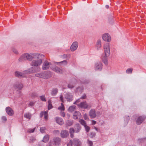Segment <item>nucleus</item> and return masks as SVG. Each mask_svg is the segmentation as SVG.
<instances>
[{
  "label": "nucleus",
  "mask_w": 146,
  "mask_h": 146,
  "mask_svg": "<svg viewBox=\"0 0 146 146\" xmlns=\"http://www.w3.org/2000/svg\"><path fill=\"white\" fill-rule=\"evenodd\" d=\"M40 68L39 67L36 68L31 67L28 70L23 71L22 72L19 71H16L15 72V76L19 78L26 77V74L28 73H32L37 72L40 70Z\"/></svg>",
  "instance_id": "f257e3e1"
},
{
  "label": "nucleus",
  "mask_w": 146,
  "mask_h": 146,
  "mask_svg": "<svg viewBox=\"0 0 146 146\" xmlns=\"http://www.w3.org/2000/svg\"><path fill=\"white\" fill-rule=\"evenodd\" d=\"M51 65L52 64L50 62L46 60L44 62L43 64L42 69L43 70H46L48 69L50 67L52 69L57 73L60 74L63 73V71L62 69L57 67L53 68L51 66Z\"/></svg>",
  "instance_id": "f03ea898"
},
{
  "label": "nucleus",
  "mask_w": 146,
  "mask_h": 146,
  "mask_svg": "<svg viewBox=\"0 0 146 146\" xmlns=\"http://www.w3.org/2000/svg\"><path fill=\"white\" fill-rule=\"evenodd\" d=\"M104 50L105 56H102L101 59L104 63L106 65H107L108 64L107 57L110 54V48L109 43L105 44L104 46Z\"/></svg>",
  "instance_id": "7ed1b4c3"
},
{
  "label": "nucleus",
  "mask_w": 146,
  "mask_h": 146,
  "mask_svg": "<svg viewBox=\"0 0 146 146\" xmlns=\"http://www.w3.org/2000/svg\"><path fill=\"white\" fill-rule=\"evenodd\" d=\"M40 55L38 57L35 56L34 58L35 59L33 60L31 63L32 66L38 67L40 65L42 62V59L44 57V55L41 54H39Z\"/></svg>",
  "instance_id": "20e7f679"
},
{
  "label": "nucleus",
  "mask_w": 146,
  "mask_h": 146,
  "mask_svg": "<svg viewBox=\"0 0 146 146\" xmlns=\"http://www.w3.org/2000/svg\"><path fill=\"white\" fill-rule=\"evenodd\" d=\"M35 76L37 77L47 79L51 76V74L50 72L47 71L41 73L36 74H35Z\"/></svg>",
  "instance_id": "39448f33"
},
{
  "label": "nucleus",
  "mask_w": 146,
  "mask_h": 146,
  "mask_svg": "<svg viewBox=\"0 0 146 146\" xmlns=\"http://www.w3.org/2000/svg\"><path fill=\"white\" fill-rule=\"evenodd\" d=\"M80 99H79L76 100L74 103L73 104H77L79 107L84 109L90 108L91 107V106L88 105L86 102H82L80 104H77L78 103L80 102Z\"/></svg>",
  "instance_id": "423d86ee"
},
{
  "label": "nucleus",
  "mask_w": 146,
  "mask_h": 146,
  "mask_svg": "<svg viewBox=\"0 0 146 146\" xmlns=\"http://www.w3.org/2000/svg\"><path fill=\"white\" fill-rule=\"evenodd\" d=\"M81 129V127L80 125L78 124H76V125L75 127V130H74L73 128H70V137L72 138L74 137V133L75 132L78 133Z\"/></svg>",
  "instance_id": "0eeeda50"
},
{
  "label": "nucleus",
  "mask_w": 146,
  "mask_h": 146,
  "mask_svg": "<svg viewBox=\"0 0 146 146\" xmlns=\"http://www.w3.org/2000/svg\"><path fill=\"white\" fill-rule=\"evenodd\" d=\"M74 145V146H81V143L78 139H74L73 141L70 140L67 144V146H72Z\"/></svg>",
  "instance_id": "6e6552de"
},
{
  "label": "nucleus",
  "mask_w": 146,
  "mask_h": 146,
  "mask_svg": "<svg viewBox=\"0 0 146 146\" xmlns=\"http://www.w3.org/2000/svg\"><path fill=\"white\" fill-rule=\"evenodd\" d=\"M27 60L31 61L35 56H38L39 54L36 53H32L30 54L26 53Z\"/></svg>",
  "instance_id": "1a4fd4ad"
},
{
  "label": "nucleus",
  "mask_w": 146,
  "mask_h": 146,
  "mask_svg": "<svg viewBox=\"0 0 146 146\" xmlns=\"http://www.w3.org/2000/svg\"><path fill=\"white\" fill-rule=\"evenodd\" d=\"M60 99L61 102H62V103H61V105L58 108V109L60 110L61 111H64L65 110L64 106L63 104L62 103L64 102V98L62 95H60Z\"/></svg>",
  "instance_id": "9d476101"
},
{
  "label": "nucleus",
  "mask_w": 146,
  "mask_h": 146,
  "mask_svg": "<svg viewBox=\"0 0 146 146\" xmlns=\"http://www.w3.org/2000/svg\"><path fill=\"white\" fill-rule=\"evenodd\" d=\"M95 69L96 70L100 71L102 69V64L100 62H96L94 66Z\"/></svg>",
  "instance_id": "9b49d317"
},
{
  "label": "nucleus",
  "mask_w": 146,
  "mask_h": 146,
  "mask_svg": "<svg viewBox=\"0 0 146 146\" xmlns=\"http://www.w3.org/2000/svg\"><path fill=\"white\" fill-rule=\"evenodd\" d=\"M65 98L67 100L68 102H70L73 100V96L72 94L68 92L65 95Z\"/></svg>",
  "instance_id": "f8f14e48"
},
{
  "label": "nucleus",
  "mask_w": 146,
  "mask_h": 146,
  "mask_svg": "<svg viewBox=\"0 0 146 146\" xmlns=\"http://www.w3.org/2000/svg\"><path fill=\"white\" fill-rule=\"evenodd\" d=\"M103 39L105 41L110 42L111 40V38L110 35L108 33H105L102 36Z\"/></svg>",
  "instance_id": "ddd939ff"
},
{
  "label": "nucleus",
  "mask_w": 146,
  "mask_h": 146,
  "mask_svg": "<svg viewBox=\"0 0 146 146\" xmlns=\"http://www.w3.org/2000/svg\"><path fill=\"white\" fill-rule=\"evenodd\" d=\"M23 86L22 84L19 82H16L13 84V87L15 89L21 90L23 88Z\"/></svg>",
  "instance_id": "4468645a"
},
{
  "label": "nucleus",
  "mask_w": 146,
  "mask_h": 146,
  "mask_svg": "<svg viewBox=\"0 0 146 146\" xmlns=\"http://www.w3.org/2000/svg\"><path fill=\"white\" fill-rule=\"evenodd\" d=\"M78 46V43L77 42H73L70 46V50L72 51H74L77 49Z\"/></svg>",
  "instance_id": "2eb2a0df"
},
{
  "label": "nucleus",
  "mask_w": 146,
  "mask_h": 146,
  "mask_svg": "<svg viewBox=\"0 0 146 146\" xmlns=\"http://www.w3.org/2000/svg\"><path fill=\"white\" fill-rule=\"evenodd\" d=\"M89 115L91 118H94L96 117V111L94 109H91L90 110Z\"/></svg>",
  "instance_id": "dca6fc26"
},
{
  "label": "nucleus",
  "mask_w": 146,
  "mask_h": 146,
  "mask_svg": "<svg viewBox=\"0 0 146 146\" xmlns=\"http://www.w3.org/2000/svg\"><path fill=\"white\" fill-rule=\"evenodd\" d=\"M145 117L144 116L139 117L136 120L137 123L138 125L140 124L145 119Z\"/></svg>",
  "instance_id": "f3484780"
},
{
  "label": "nucleus",
  "mask_w": 146,
  "mask_h": 146,
  "mask_svg": "<svg viewBox=\"0 0 146 146\" xmlns=\"http://www.w3.org/2000/svg\"><path fill=\"white\" fill-rule=\"evenodd\" d=\"M69 134L67 130H62L61 131L60 135L61 137L65 138L67 137Z\"/></svg>",
  "instance_id": "a211bd4d"
},
{
  "label": "nucleus",
  "mask_w": 146,
  "mask_h": 146,
  "mask_svg": "<svg viewBox=\"0 0 146 146\" xmlns=\"http://www.w3.org/2000/svg\"><path fill=\"white\" fill-rule=\"evenodd\" d=\"M53 141L54 142V144L55 145H59L61 142V140L60 138L56 137L53 139Z\"/></svg>",
  "instance_id": "6ab92c4d"
},
{
  "label": "nucleus",
  "mask_w": 146,
  "mask_h": 146,
  "mask_svg": "<svg viewBox=\"0 0 146 146\" xmlns=\"http://www.w3.org/2000/svg\"><path fill=\"white\" fill-rule=\"evenodd\" d=\"M6 111L8 114L9 115H12L14 113L13 110L9 107L6 108Z\"/></svg>",
  "instance_id": "aec40b11"
},
{
  "label": "nucleus",
  "mask_w": 146,
  "mask_h": 146,
  "mask_svg": "<svg viewBox=\"0 0 146 146\" xmlns=\"http://www.w3.org/2000/svg\"><path fill=\"white\" fill-rule=\"evenodd\" d=\"M55 119L56 122L59 125H62L64 124V121L62 118L57 117Z\"/></svg>",
  "instance_id": "412c9836"
},
{
  "label": "nucleus",
  "mask_w": 146,
  "mask_h": 146,
  "mask_svg": "<svg viewBox=\"0 0 146 146\" xmlns=\"http://www.w3.org/2000/svg\"><path fill=\"white\" fill-rule=\"evenodd\" d=\"M48 111H45L44 112L42 111L40 114L41 117H42L44 115V119L46 120H47L48 119Z\"/></svg>",
  "instance_id": "4be33fe9"
},
{
  "label": "nucleus",
  "mask_w": 146,
  "mask_h": 146,
  "mask_svg": "<svg viewBox=\"0 0 146 146\" xmlns=\"http://www.w3.org/2000/svg\"><path fill=\"white\" fill-rule=\"evenodd\" d=\"M101 47V42L100 40H98L97 41L96 44V47L97 50L100 49Z\"/></svg>",
  "instance_id": "5701e85b"
},
{
  "label": "nucleus",
  "mask_w": 146,
  "mask_h": 146,
  "mask_svg": "<svg viewBox=\"0 0 146 146\" xmlns=\"http://www.w3.org/2000/svg\"><path fill=\"white\" fill-rule=\"evenodd\" d=\"M81 115L80 112L79 111H76L74 113L73 116L74 119H77L78 117H80Z\"/></svg>",
  "instance_id": "b1692460"
},
{
  "label": "nucleus",
  "mask_w": 146,
  "mask_h": 146,
  "mask_svg": "<svg viewBox=\"0 0 146 146\" xmlns=\"http://www.w3.org/2000/svg\"><path fill=\"white\" fill-rule=\"evenodd\" d=\"M26 60H27V59L26 53L21 56L19 59V60L21 62Z\"/></svg>",
  "instance_id": "393cba45"
},
{
  "label": "nucleus",
  "mask_w": 146,
  "mask_h": 146,
  "mask_svg": "<svg viewBox=\"0 0 146 146\" xmlns=\"http://www.w3.org/2000/svg\"><path fill=\"white\" fill-rule=\"evenodd\" d=\"M58 93V89L56 88L53 89L51 92V94L52 96H55Z\"/></svg>",
  "instance_id": "a878e982"
},
{
  "label": "nucleus",
  "mask_w": 146,
  "mask_h": 146,
  "mask_svg": "<svg viewBox=\"0 0 146 146\" xmlns=\"http://www.w3.org/2000/svg\"><path fill=\"white\" fill-rule=\"evenodd\" d=\"M76 107L75 106H72L69 107L68 109V111L70 112H72L75 110Z\"/></svg>",
  "instance_id": "bb28decb"
},
{
  "label": "nucleus",
  "mask_w": 146,
  "mask_h": 146,
  "mask_svg": "<svg viewBox=\"0 0 146 146\" xmlns=\"http://www.w3.org/2000/svg\"><path fill=\"white\" fill-rule=\"evenodd\" d=\"M48 110H50V109L52 108L53 107L51 101L50 100H49L48 101Z\"/></svg>",
  "instance_id": "cd10ccee"
},
{
  "label": "nucleus",
  "mask_w": 146,
  "mask_h": 146,
  "mask_svg": "<svg viewBox=\"0 0 146 146\" xmlns=\"http://www.w3.org/2000/svg\"><path fill=\"white\" fill-rule=\"evenodd\" d=\"M49 136L48 135H47L44 137L42 141L46 143L48 142L49 140Z\"/></svg>",
  "instance_id": "c85d7f7f"
},
{
  "label": "nucleus",
  "mask_w": 146,
  "mask_h": 146,
  "mask_svg": "<svg viewBox=\"0 0 146 146\" xmlns=\"http://www.w3.org/2000/svg\"><path fill=\"white\" fill-rule=\"evenodd\" d=\"M30 96L32 98H34L37 96V94L35 92L31 93L30 94Z\"/></svg>",
  "instance_id": "c756f323"
},
{
  "label": "nucleus",
  "mask_w": 146,
  "mask_h": 146,
  "mask_svg": "<svg viewBox=\"0 0 146 146\" xmlns=\"http://www.w3.org/2000/svg\"><path fill=\"white\" fill-rule=\"evenodd\" d=\"M79 122L80 123L83 125L84 126L86 125L85 121L83 119H80L79 120Z\"/></svg>",
  "instance_id": "7c9ffc66"
},
{
  "label": "nucleus",
  "mask_w": 146,
  "mask_h": 146,
  "mask_svg": "<svg viewBox=\"0 0 146 146\" xmlns=\"http://www.w3.org/2000/svg\"><path fill=\"white\" fill-rule=\"evenodd\" d=\"M31 115L29 113H27L25 114L24 116L29 119H30L31 117Z\"/></svg>",
  "instance_id": "2f4dec72"
},
{
  "label": "nucleus",
  "mask_w": 146,
  "mask_h": 146,
  "mask_svg": "<svg viewBox=\"0 0 146 146\" xmlns=\"http://www.w3.org/2000/svg\"><path fill=\"white\" fill-rule=\"evenodd\" d=\"M72 124V121L69 120L67 121L66 122V124L67 125L70 126Z\"/></svg>",
  "instance_id": "473e14b6"
},
{
  "label": "nucleus",
  "mask_w": 146,
  "mask_h": 146,
  "mask_svg": "<svg viewBox=\"0 0 146 146\" xmlns=\"http://www.w3.org/2000/svg\"><path fill=\"white\" fill-rule=\"evenodd\" d=\"M133 69L131 68H128L126 70V73L127 74H131L132 73Z\"/></svg>",
  "instance_id": "72a5a7b5"
},
{
  "label": "nucleus",
  "mask_w": 146,
  "mask_h": 146,
  "mask_svg": "<svg viewBox=\"0 0 146 146\" xmlns=\"http://www.w3.org/2000/svg\"><path fill=\"white\" fill-rule=\"evenodd\" d=\"M84 127H85L86 131L87 132H88L90 129V127L89 126L87 125H86Z\"/></svg>",
  "instance_id": "f704fd0d"
},
{
  "label": "nucleus",
  "mask_w": 146,
  "mask_h": 146,
  "mask_svg": "<svg viewBox=\"0 0 146 146\" xmlns=\"http://www.w3.org/2000/svg\"><path fill=\"white\" fill-rule=\"evenodd\" d=\"M46 128L45 127H41L40 129V131L42 133H44L45 132V130Z\"/></svg>",
  "instance_id": "c9c22d12"
},
{
  "label": "nucleus",
  "mask_w": 146,
  "mask_h": 146,
  "mask_svg": "<svg viewBox=\"0 0 146 146\" xmlns=\"http://www.w3.org/2000/svg\"><path fill=\"white\" fill-rule=\"evenodd\" d=\"M40 99L42 101L45 102L46 101V99L44 96H42L40 97Z\"/></svg>",
  "instance_id": "e433bc0d"
},
{
  "label": "nucleus",
  "mask_w": 146,
  "mask_h": 146,
  "mask_svg": "<svg viewBox=\"0 0 146 146\" xmlns=\"http://www.w3.org/2000/svg\"><path fill=\"white\" fill-rule=\"evenodd\" d=\"M74 87V85L72 83L69 84L68 86V87L69 88H72Z\"/></svg>",
  "instance_id": "4c0bfd02"
},
{
  "label": "nucleus",
  "mask_w": 146,
  "mask_h": 146,
  "mask_svg": "<svg viewBox=\"0 0 146 146\" xmlns=\"http://www.w3.org/2000/svg\"><path fill=\"white\" fill-rule=\"evenodd\" d=\"M58 63L60 64H63V65H66L67 64V62L66 60H64V61H63L61 62H59Z\"/></svg>",
  "instance_id": "58836bf2"
},
{
  "label": "nucleus",
  "mask_w": 146,
  "mask_h": 146,
  "mask_svg": "<svg viewBox=\"0 0 146 146\" xmlns=\"http://www.w3.org/2000/svg\"><path fill=\"white\" fill-rule=\"evenodd\" d=\"M35 128H34L33 129H29L28 130V131L29 133H33L35 130Z\"/></svg>",
  "instance_id": "ea45409f"
},
{
  "label": "nucleus",
  "mask_w": 146,
  "mask_h": 146,
  "mask_svg": "<svg viewBox=\"0 0 146 146\" xmlns=\"http://www.w3.org/2000/svg\"><path fill=\"white\" fill-rule=\"evenodd\" d=\"M34 102H30L28 105L29 106H32L34 105Z\"/></svg>",
  "instance_id": "a19ab883"
},
{
  "label": "nucleus",
  "mask_w": 146,
  "mask_h": 146,
  "mask_svg": "<svg viewBox=\"0 0 146 146\" xmlns=\"http://www.w3.org/2000/svg\"><path fill=\"white\" fill-rule=\"evenodd\" d=\"M126 118V123H128V121L129 120V117L128 115H127L125 116Z\"/></svg>",
  "instance_id": "79ce46f5"
},
{
  "label": "nucleus",
  "mask_w": 146,
  "mask_h": 146,
  "mask_svg": "<svg viewBox=\"0 0 146 146\" xmlns=\"http://www.w3.org/2000/svg\"><path fill=\"white\" fill-rule=\"evenodd\" d=\"M84 118L85 120H87L88 119V115L87 114H85L84 115Z\"/></svg>",
  "instance_id": "37998d69"
},
{
  "label": "nucleus",
  "mask_w": 146,
  "mask_h": 146,
  "mask_svg": "<svg viewBox=\"0 0 146 146\" xmlns=\"http://www.w3.org/2000/svg\"><path fill=\"white\" fill-rule=\"evenodd\" d=\"M146 139V138H144V139H138V141L139 142H141V143H142L143 142H144L145 140Z\"/></svg>",
  "instance_id": "c03bdc74"
},
{
  "label": "nucleus",
  "mask_w": 146,
  "mask_h": 146,
  "mask_svg": "<svg viewBox=\"0 0 146 146\" xmlns=\"http://www.w3.org/2000/svg\"><path fill=\"white\" fill-rule=\"evenodd\" d=\"M12 51L13 52H14L15 54H17L18 53V52L17 51L16 49L15 48H13L12 49Z\"/></svg>",
  "instance_id": "a18cd8bd"
},
{
  "label": "nucleus",
  "mask_w": 146,
  "mask_h": 146,
  "mask_svg": "<svg viewBox=\"0 0 146 146\" xmlns=\"http://www.w3.org/2000/svg\"><path fill=\"white\" fill-rule=\"evenodd\" d=\"M88 143L90 146H92L93 145V143L92 141H88Z\"/></svg>",
  "instance_id": "49530a36"
},
{
  "label": "nucleus",
  "mask_w": 146,
  "mask_h": 146,
  "mask_svg": "<svg viewBox=\"0 0 146 146\" xmlns=\"http://www.w3.org/2000/svg\"><path fill=\"white\" fill-rule=\"evenodd\" d=\"M60 115L62 117H64L65 116V114L64 112H61L60 113Z\"/></svg>",
  "instance_id": "de8ad7c7"
},
{
  "label": "nucleus",
  "mask_w": 146,
  "mask_h": 146,
  "mask_svg": "<svg viewBox=\"0 0 146 146\" xmlns=\"http://www.w3.org/2000/svg\"><path fill=\"white\" fill-rule=\"evenodd\" d=\"M92 125H94L96 123V122L95 121L92 120Z\"/></svg>",
  "instance_id": "09e8293b"
},
{
  "label": "nucleus",
  "mask_w": 146,
  "mask_h": 146,
  "mask_svg": "<svg viewBox=\"0 0 146 146\" xmlns=\"http://www.w3.org/2000/svg\"><path fill=\"white\" fill-rule=\"evenodd\" d=\"M2 119L3 121H6L7 120L6 117L5 116H3L2 118Z\"/></svg>",
  "instance_id": "8fccbe9b"
},
{
  "label": "nucleus",
  "mask_w": 146,
  "mask_h": 146,
  "mask_svg": "<svg viewBox=\"0 0 146 146\" xmlns=\"http://www.w3.org/2000/svg\"><path fill=\"white\" fill-rule=\"evenodd\" d=\"M69 55L68 54H64L63 55V57L64 58H67L68 56H69Z\"/></svg>",
  "instance_id": "3c124183"
},
{
  "label": "nucleus",
  "mask_w": 146,
  "mask_h": 146,
  "mask_svg": "<svg viewBox=\"0 0 146 146\" xmlns=\"http://www.w3.org/2000/svg\"><path fill=\"white\" fill-rule=\"evenodd\" d=\"M86 98V96L85 94H84L81 98L83 99H84Z\"/></svg>",
  "instance_id": "603ef678"
},
{
  "label": "nucleus",
  "mask_w": 146,
  "mask_h": 146,
  "mask_svg": "<svg viewBox=\"0 0 146 146\" xmlns=\"http://www.w3.org/2000/svg\"><path fill=\"white\" fill-rule=\"evenodd\" d=\"M54 132L57 133H54L56 134H59V131L58 130H55L54 131Z\"/></svg>",
  "instance_id": "864d4df0"
},
{
  "label": "nucleus",
  "mask_w": 146,
  "mask_h": 146,
  "mask_svg": "<svg viewBox=\"0 0 146 146\" xmlns=\"http://www.w3.org/2000/svg\"><path fill=\"white\" fill-rule=\"evenodd\" d=\"M91 135H92V137L95 136V133H93V132L91 133Z\"/></svg>",
  "instance_id": "5fc2aeb1"
},
{
  "label": "nucleus",
  "mask_w": 146,
  "mask_h": 146,
  "mask_svg": "<svg viewBox=\"0 0 146 146\" xmlns=\"http://www.w3.org/2000/svg\"><path fill=\"white\" fill-rule=\"evenodd\" d=\"M89 82V81L88 80H86V81H85L83 82L84 83H88Z\"/></svg>",
  "instance_id": "6e6d98bb"
},
{
  "label": "nucleus",
  "mask_w": 146,
  "mask_h": 146,
  "mask_svg": "<svg viewBox=\"0 0 146 146\" xmlns=\"http://www.w3.org/2000/svg\"><path fill=\"white\" fill-rule=\"evenodd\" d=\"M94 128L97 131H98V129L96 127H95V126H94Z\"/></svg>",
  "instance_id": "4d7b16f0"
},
{
  "label": "nucleus",
  "mask_w": 146,
  "mask_h": 146,
  "mask_svg": "<svg viewBox=\"0 0 146 146\" xmlns=\"http://www.w3.org/2000/svg\"><path fill=\"white\" fill-rule=\"evenodd\" d=\"M109 7V6L108 5H106V8L107 9Z\"/></svg>",
  "instance_id": "13d9d810"
},
{
  "label": "nucleus",
  "mask_w": 146,
  "mask_h": 146,
  "mask_svg": "<svg viewBox=\"0 0 146 146\" xmlns=\"http://www.w3.org/2000/svg\"><path fill=\"white\" fill-rule=\"evenodd\" d=\"M46 146H52L51 145H50V144H48Z\"/></svg>",
  "instance_id": "bf43d9fd"
}]
</instances>
